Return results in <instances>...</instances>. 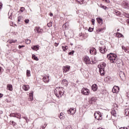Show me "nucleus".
I'll list each match as a JSON object with an SVG mask.
<instances>
[{
	"label": "nucleus",
	"instance_id": "obj_8",
	"mask_svg": "<svg viewBox=\"0 0 129 129\" xmlns=\"http://www.w3.org/2000/svg\"><path fill=\"white\" fill-rule=\"evenodd\" d=\"M118 90H119V87L117 86H114L112 89V92L113 93H117V92H118Z\"/></svg>",
	"mask_w": 129,
	"mask_h": 129
},
{
	"label": "nucleus",
	"instance_id": "obj_63",
	"mask_svg": "<svg viewBox=\"0 0 129 129\" xmlns=\"http://www.w3.org/2000/svg\"><path fill=\"white\" fill-rule=\"evenodd\" d=\"M125 127H120L119 128V129H124Z\"/></svg>",
	"mask_w": 129,
	"mask_h": 129
},
{
	"label": "nucleus",
	"instance_id": "obj_2",
	"mask_svg": "<svg viewBox=\"0 0 129 129\" xmlns=\"http://www.w3.org/2000/svg\"><path fill=\"white\" fill-rule=\"evenodd\" d=\"M64 88L62 87L56 88V89L54 90V94L56 97L59 98L60 97H62L63 94H64Z\"/></svg>",
	"mask_w": 129,
	"mask_h": 129
},
{
	"label": "nucleus",
	"instance_id": "obj_44",
	"mask_svg": "<svg viewBox=\"0 0 129 129\" xmlns=\"http://www.w3.org/2000/svg\"><path fill=\"white\" fill-rule=\"evenodd\" d=\"M47 26L49 28H50V27H52V22H49V23L47 24Z\"/></svg>",
	"mask_w": 129,
	"mask_h": 129
},
{
	"label": "nucleus",
	"instance_id": "obj_31",
	"mask_svg": "<svg viewBox=\"0 0 129 129\" xmlns=\"http://www.w3.org/2000/svg\"><path fill=\"white\" fill-rule=\"evenodd\" d=\"M17 40H8L7 42L8 43H9V44H12V43H16L17 42Z\"/></svg>",
	"mask_w": 129,
	"mask_h": 129
},
{
	"label": "nucleus",
	"instance_id": "obj_51",
	"mask_svg": "<svg viewBox=\"0 0 129 129\" xmlns=\"http://www.w3.org/2000/svg\"><path fill=\"white\" fill-rule=\"evenodd\" d=\"M103 2H105L106 3H108V4H109L110 3V1L109 0H102Z\"/></svg>",
	"mask_w": 129,
	"mask_h": 129
},
{
	"label": "nucleus",
	"instance_id": "obj_29",
	"mask_svg": "<svg viewBox=\"0 0 129 129\" xmlns=\"http://www.w3.org/2000/svg\"><path fill=\"white\" fill-rule=\"evenodd\" d=\"M124 111L125 116H129V109H125Z\"/></svg>",
	"mask_w": 129,
	"mask_h": 129
},
{
	"label": "nucleus",
	"instance_id": "obj_40",
	"mask_svg": "<svg viewBox=\"0 0 129 129\" xmlns=\"http://www.w3.org/2000/svg\"><path fill=\"white\" fill-rule=\"evenodd\" d=\"M26 44H29L31 43V40L30 39H27L25 41Z\"/></svg>",
	"mask_w": 129,
	"mask_h": 129
},
{
	"label": "nucleus",
	"instance_id": "obj_18",
	"mask_svg": "<svg viewBox=\"0 0 129 129\" xmlns=\"http://www.w3.org/2000/svg\"><path fill=\"white\" fill-rule=\"evenodd\" d=\"M22 87L25 91H28L30 89V86L29 85H24Z\"/></svg>",
	"mask_w": 129,
	"mask_h": 129
},
{
	"label": "nucleus",
	"instance_id": "obj_23",
	"mask_svg": "<svg viewBox=\"0 0 129 129\" xmlns=\"http://www.w3.org/2000/svg\"><path fill=\"white\" fill-rule=\"evenodd\" d=\"M104 30H105V28H99L98 29H97L96 30V32L97 33H103V31H104Z\"/></svg>",
	"mask_w": 129,
	"mask_h": 129
},
{
	"label": "nucleus",
	"instance_id": "obj_57",
	"mask_svg": "<svg viewBox=\"0 0 129 129\" xmlns=\"http://www.w3.org/2000/svg\"><path fill=\"white\" fill-rule=\"evenodd\" d=\"M20 20H21V17H19L18 18V22H20Z\"/></svg>",
	"mask_w": 129,
	"mask_h": 129
},
{
	"label": "nucleus",
	"instance_id": "obj_41",
	"mask_svg": "<svg viewBox=\"0 0 129 129\" xmlns=\"http://www.w3.org/2000/svg\"><path fill=\"white\" fill-rule=\"evenodd\" d=\"M46 126H47V124H44V125H42L40 127V129H45L46 128Z\"/></svg>",
	"mask_w": 129,
	"mask_h": 129
},
{
	"label": "nucleus",
	"instance_id": "obj_59",
	"mask_svg": "<svg viewBox=\"0 0 129 129\" xmlns=\"http://www.w3.org/2000/svg\"><path fill=\"white\" fill-rule=\"evenodd\" d=\"M49 15L50 17H53V13H50Z\"/></svg>",
	"mask_w": 129,
	"mask_h": 129
},
{
	"label": "nucleus",
	"instance_id": "obj_12",
	"mask_svg": "<svg viewBox=\"0 0 129 129\" xmlns=\"http://www.w3.org/2000/svg\"><path fill=\"white\" fill-rule=\"evenodd\" d=\"M96 100H97L96 98L92 97L89 99V103L90 104H93V103H94L96 101Z\"/></svg>",
	"mask_w": 129,
	"mask_h": 129
},
{
	"label": "nucleus",
	"instance_id": "obj_6",
	"mask_svg": "<svg viewBox=\"0 0 129 129\" xmlns=\"http://www.w3.org/2000/svg\"><path fill=\"white\" fill-rule=\"evenodd\" d=\"M90 54L91 55H96V49L94 47L90 49Z\"/></svg>",
	"mask_w": 129,
	"mask_h": 129
},
{
	"label": "nucleus",
	"instance_id": "obj_45",
	"mask_svg": "<svg viewBox=\"0 0 129 129\" xmlns=\"http://www.w3.org/2000/svg\"><path fill=\"white\" fill-rule=\"evenodd\" d=\"M12 13L9 12L8 16H9V19H12Z\"/></svg>",
	"mask_w": 129,
	"mask_h": 129
},
{
	"label": "nucleus",
	"instance_id": "obj_21",
	"mask_svg": "<svg viewBox=\"0 0 129 129\" xmlns=\"http://www.w3.org/2000/svg\"><path fill=\"white\" fill-rule=\"evenodd\" d=\"M97 85L94 84L92 86V89L93 90V91H96L97 90Z\"/></svg>",
	"mask_w": 129,
	"mask_h": 129
},
{
	"label": "nucleus",
	"instance_id": "obj_13",
	"mask_svg": "<svg viewBox=\"0 0 129 129\" xmlns=\"http://www.w3.org/2000/svg\"><path fill=\"white\" fill-rule=\"evenodd\" d=\"M105 49H106V47H105V46H104L102 47H99V50L100 53H102V54L105 53Z\"/></svg>",
	"mask_w": 129,
	"mask_h": 129
},
{
	"label": "nucleus",
	"instance_id": "obj_32",
	"mask_svg": "<svg viewBox=\"0 0 129 129\" xmlns=\"http://www.w3.org/2000/svg\"><path fill=\"white\" fill-rule=\"evenodd\" d=\"M10 124H12V125H13V126H16V125H17V123H16L14 121H10Z\"/></svg>",
	"mask_w": 129,
	"mask_h": 129
},
{
	"label": "nucleus",
	"instance_id": "obj_53",
	"mask_svg": "<svg viewBox=\"0 0 129 129\" xmlns=\"http://www.w3.org/2000/svg\"><path fill=\"white\" fill-rule=\"evenodd\" d=\"M59 45V43L55 42L54 43V46L55 47H57Z\"/></svg>",
	"mask_w": 129,
	"mask_h": 129
},
{
	"label": "nucleus",
	"instance_id": "obj_33",
	"mask_svg": "<svg viewBox=\"0 0 129 129\" xmlns=\"http://www.w3.org/2000/svg\"><path fill=\"white\" fill-rule=\"evenodd\" d=\"M26 75L28 77H30V76H31V72L29 70L27 71Z\"/></svg>",
	"mask_w": 129,
	"mask_h": 129
},
{
	"label": "nucleus",
	"instance_id": "obj_19",
	"mask_svg": "<svg viewBox=\"0 0 129 129\" xmlns=\"http://www.w3.org/2000/svg\"><path fill=\"white\" fill-rule=\"evenodd\" d=\"M97 21L98 22V23L99 24V25H102V24H103V20H102V19L100 18H97Z\"/></svg>",
	"mask_w": 129,
	"mask_h": 129
},
{
	"label": "nucleus",
	"instance_id": "obj_47",
	"mask_svg": "<svg viewBox=\"0 0 129 129\" xmlns=\"http://www.w3.org/2000/svg\"><path fill=\"white\" fill-rule=\"evenodd\" d=\"M74 54V50H73L69 53V55H73Z\"/></svg>",
	"mask_w": 129,
	"mask_h": 129
},
{
	"label": "nucleus",
	"instance_id": "obj_25",
	"mask_svg": "<svg viewBox=\"0 0 129 129\" xmlns=\"http://www.w3.org/2000/svg\"><path fill=\"white\" fill-rule=\"evenodd\" d=\"M111 114L113 116H116V111H115V110L112 109L111 111Z\"/></svg>",
	"mask_w": 129,
	"mask_h": 129
},
{
	"label": "nucleus",
	"instance_id": "obj_16",
	"mask_svg": "<svg viewBox=\"0 0 129 129\" xmlns=\"http://www.w3.org/2000/svg\"><path fill=\"white\" fill-rule=\"evenodd\" d=\"M106 67V63H105V62H103L100 66H98L99 69H104V68H105Z\"/></svg>",
	"mask_w": 129,
	"mask_h": 129
},
{
	"label": "nucleus",
	"instance_id": "obj_58",
	"mask_svg": "<svg viewBox=\"0 0 129 129\" xmlns=\"http://www.w3.org/2000/svg\"><path fill=\"white\" fill-rule=\"evenodd\" d=\"M126 96L129 98V93H127L126 94Z\"/></svg>",
	"mask_w": 129,
	"mask_h": 129
},
{
	"label": "nucleus",
	"instance_id": "obj_49",
	"mask_svg": "<svg viewBox=\"0 0 129 129\" xmlns=\"http://www.w3.org/2000/svg\"><path fill=\"white\" fill-rule=\"evenodd\" d=\"M88 31H89V32H92V31H93V28H92L91 27H89Z\"/></svg>",
	"mask_w": 129,
	"mask_h": 129
},
{
	"label": "nucleus",
	"instance_id": "obj_62",
	"mask_svg": "<svg viewBox=\"0 0 129 129\" xmlns=\"http://www.w3.org/2000/svg\"><path fill=\"white\" fill-rule=\"evenodd\" d=\"M25 120L26 121V122H28V120H29V119H28V118H26V119H25Z\"/></svg>",
	"mask_w": 129,
	"mask_h": 129
},
{
	"label": "nucleus",
	"instance_id": "obj_42",
	"mask_svg": "<svg viewBox=\"0 0 129 129\" xmlns=\"http://www.w3.org/2000/svg\"><path fill=\"white\" fill-rule=\"evenodd\" d=\"M16 113H11V114H10V116H12L13 117H16Z\"/></svg>",
	"mask_w": 129,
	"mask_h": 129
},
{
	"label": "nucleus",
	"instance_id": "obj_34",
	"mask_svg": "<svg viewBox=\"0 0 129 129\" xmlns=\"http://www.w3.org/2000/svg\"><path fill=\"white\" fill-rule=\"evenodd\" d=\"M122 49L124 50V52H126V53H128V50H127L125 47L122 46Z\"/></svg>",
	"mask_w": 129,
	"mask_h": 129
},
{
	"label": "nucleus",
	"instance_id": "obj_27",
	"mask_svg": "<svg viewBox=\"0 0 129 129\" xmlns=\"http://www.w3.org/2000/svg\"><path fill=\"white\" fill-rule=\"evenodd\" d=\"M29 101H33V100H34L33 93H31L30 95H29Z\"/></svg>",
	"mask_w": 129,
	"mask_h": 129
},
{
	"label": "nucleus",
	"instance_id": "obj_5",
	"mask_svg": "<svg viewBox=\"0 0 129 129\" xmlns=\"http://www.w3.org/2000/svg\"><path fill=\"white\" fill-rule=\"evenodd\" d=\"M97 114L98 116V117L97 118V116H96V113H94L95 118H96L98 120H101V119H102V117L101 116V113L100 112H98L97 113Z\"/></svg>",
	"mask_w": 129,
	"mask_h": 129
},
{
	"label": "nucleus",
	"instance_id": "obj_52",
	"mask_svg": "<svg viewBox=\"0 0 129 129\" xmlns=\"http://www.w3.org/2000/svg\"><path fill=\"white\" fill-rule=\"evenodd\" d=\"M102 9H103L104 10H106V9H107V7H106V6H102Z\"/></svg>",
	"mask_w": 129,
	"mask_h": 129
},
{
	"label": "nucleus",
	"instance_id": "obj_14",
	"mask_svg": "<svg viewBox=\"0 0 129 129\" xmlns=\"http://www.w3.org/2000/svg\"><path fill=\"white\" fill-rule=\"evenodd\" d=\"M63 70L64 73H66V72H68L69 70H70V66H67L66 67H63Z\"/></svg>",
	"mask_w": 129,
	"mask_h": 129
},
{
	"label": "nucleus",
	"instance_id": "obj_24",
	"mask_svg": "<svg viewBox=\"0 0 129 129\" xmlns=\"http://www.w3.org/2000/svg\"><path fill=\"white\" fill-rule=\"evenodd\" d=\"M76 2L80 5H83L84 4V0H76Z\"/></svg>",
	"mask_w": 129,
	"mask_h": 129
},
{
	"label": "nucleus",
	"instance_id": "obj_43",
	"mask_svg": "<svg viewBox=\"0 0 129 129\" xmlns=\"http://www.w3.org/2000/svg\"><path fill=\"white\" fill-rule=\"evenodd\" d=\"M4 72V69L0 67V75L2 74V73Z\"/></svg>",
	"mask_w": 129,
	"mask_h": 129
},
{
	"label": "nucleus",
	"instance_id": "obj_17",
	"mask_svg": "<svg viewBox=\"0 0 129 129\" xmlns=\"http://www.w3.org/2000/svg\"><path fill=\"white\" fill-rule=\"evenodd\" d=\"M61 84L64 86H67V85H68V81H67L66 79L63 80L61 81Z\"/></svg>",
	"mask_w": 129,
	"mask_h": 129
},
{
	"label": "nucleus",
	"instance_id": "obj_37",
	"mask_svg": "<svg viewBox=\"0 0 129 129\" xmlns=\"http://www.w3.org/2000/svg\"><path fill=\"white\" fill-rule=\"evenodd\" d=\"M62 49H63V51L65 52L66 50H68V46H62Z\"/></svg>",
	"mask_w": 129,
	"mask_h": 129
},
{
	"label": "nucleus",
	"instance_id": "obj_60",
	"mask_svg": "<svg viewBox=\"0 0 129 129\" xmlns=\"http://www.w3.org/2000/svg\"><path fill=\"white\" fill-rule=\"evenodd\" d=\"M23 118L26 120L27 119V117L26 116H24V117H23Z\"/></svg>",
	"mask_w": 129,
	"mask_h": 129
},
{
	"label": "nucleus",
	"instance_id": "obj_35",
	"mask_svg": "<svg viewBox=\"0 0 129 129\" xmlns=\"http://www.w3.org/2000/svg\"><path fill=\"white\" fill-rule=\"evenodd\" d=\"M15 117H17V118H19V119H21V114L16 113Z\"/></svg>",
	"mask_w": 129,
	"mask_h": 129
},
{
	"label": "nucleus",
	"instance_id": "obj_54",
	"mask_svg": "<svg viewBox=\"0 0 129 129\" xmlns=\"http://www.w3.org/2000/svg\"><path fill=\"white\" fill-rule=\"evenodd\" d=\"M94 22H95V20H94V19H92V25H94Z\"/></svg>",
	"mask_w": 129,
	"mask_h": 129
},
{
	"label": "nucleus",
	"instance_id": "obj_50",
	"mask_svg": "<svg viewBox=\"0 0 129 129\" xmlns=\"http://www.w3.org/2000/svg\"><path fill=\"white\" fill-rule=\"evenodd\" d=\"M25 47V45H19L18 48L19 49H22V48H24Z\"/></svg>",
	"mask_w": 129,
	"mask_h": 129
},
{
	"label": "nucleus",
	"instance_id": "obj_7",
	"mask_svg": "<svg viewBox=\"0 0 129 129\" xmlns=\"http://www.w3.org/2000/svg\"><path fill=\"white\" fill-rule=\"evenodd\" d=\"M75 111H76V110L74 109L73 108H71L68 110V113H69V114H75Z\"/></svg>",
	"mask_w": 129,
	"mask_h": 129
},
{
	"label": "nucleus",
	"instance_id": "obj_36",
	"mask_svg": "<svg viewBox=\"0 0 129 129\" xmlns=\"http://www.w3.org/2000/svg\"><path fill=\"white\" fill-rule=\"evenodd\" d=\"M116 35L119 38H121V37H123V35L122 34H121L120 33H118V32L116 33Z\"/></svg>",
	"mask_w": 129,
	"mask_h": 129
},
{
	"label": "nucleus",
	"instance_id": "obj_61",
	"mask_svg": "<svg viewBox=\"0 0 129 129\" xmlns=\"http://www.w3.org/2000/svg\"><path fill=\"white\" fill-rule=\"evenodd\" d=\"M3 111H2V110H1V111H0V114H3Z\"/></svg>",
	"mask_w": 129,
	"mask_h": 129
},
{
	"label": "nucleus",
	"instance_id": "obj_55",
	"mask_svg": "<svg viewBox=\"0 0 129 129\" xmlns=\"http://www.w3.org/2000/svg\"><path fill=\"white\" fill-rule=\"evenodd\" d=\"M2 8H3V4L0 3V11L2 10Z\"/></svg>",
	"mask_w": 129,
	"mask_h": 129
},
{
	"label": "nucleus",
	"instance_id": "obj_30",
	"mask_svg": "<svg viewBox=\"0 0 129 129\" xmlns=\"http://www.w3.org/2000/svg\"><path fill=\"white\" fill-rule=\"evenodd\" d=\"M122 15L124 16V17H126V18H129V14L126 12H123Z\"/></svg>",
	"mask_w": 129,
	"mask_h": 129
},
{
	"label": "nucleus",
	"instance_id": "obj_64",
	"mask_svg": "<svg viewBox=\"0 0 129 129\" xmlns=\"http://www.w3.org/2000/svg\"><path fill=\"white\" fill-rule=\"evenodd\" d=\"M124 129H128L127 127H125V128Z\"/></svg>",
	"mask_w": 129,
	"mask_h": 129
},
{
	"label": "nucleus",
	"instance_id": "obj_20",
	"mask_svg": "<svg viewBox=\"0 0 129 129\" xmlns=\"http://www.w3.org/2000/svg\"><path fill=\"white\" fill-rule=\"evenodd\" d=\"M99 72L101 76H103L105 74V71H104V69H99Z\"/></svg>",
	"mask_w": 129,
	"mask_h": 129
},
{
	"label": "nucleus",
	"instance_id": "obj_11",
	"mask_svg": "<svg viewBox=\"0 0 129 129\" xmlns=\"http://www.w3.org/2000/svg\"><path fill=\"white\" fill-rule=\"evenodd\" d=\"M122 7L123 9H127V8H129V4L127 2H123Z\"/></svg>",
	"mask_w": 129,
	"mask_h": 129
},
{
	"label": "nucleus",
	"instance_id": "obj_28",
	"mask_svg": "<svg viewBox=\"0 0 129 129\" xmlns=\"http://www.w3.org/2000/svg\"><path fill=\"white\" fill-rule=\"evenodd\" d=\"M32 57L33 60H35V61H39V58H38V57L36 56V55L32 54Z\"/></svg>",
	"mask_w": 129,
	"mask_h": 129
},
{
	"label": "nucleus",
	"instance_id": "obj_26",
	"mask_svg": "<svg viewBox=\"0 0 129 129\" xmlns=\"http://www.w3.org/2000/svg\"><path fill=\"white\" fill-rule=\"evenodd\" d=\"M7 89L10 90V91H12L13 90V85H7Z\"/></svg>",
	"mask_w": 129,
	"mask_h": 129
},
{
	"label": "nucleus",
	"instance_id": "obj_4",
	"mask_svg": "<svg viewBox=\"0 0 129 129\" xmlns=\"http://www.w3.org/2000/svg\"><path fill=\"white\" fill-rule=\"evenodd\" d=\"M84 62L85 63V64H91L90 58L88 56H86L84 57Z\"/></svg>",
	"mask_w": 129,
	"mask_h": 129
},
{
	"label": "nucleus",
	"instance_id": "obj_38",
	"mask_svg": "<svg viewBox=\"0 0 129 129\" xmlns=\"http://www.w3.org/2000/svg\"><path fill=\"white\" fill-rule=\"evenodd\" d=\"M64 114L63 113H62V112H61L60 113V116H59V118L60 119H64V117H63V115Z\"/></svg>",
	"mask_w": 129,
	"mask_h": 129
},
{
	"label": "nucleus",
	"instance_id": "obj_56",
	"mask_svg": "<svg viewBox=\"0 0 129 129\" xmlns=\"http://www.w3.org/2000/svg\"><path fill=\"white\" fill-rule=\"evenodd\" d=\"M3 96H4V94L0 93V98H2V97H3Z\"/></svg>",
	"mask_w": 129,
	"mask_h": 129
},
{
	"label": "nucleus",
	"instance_id": "obj_39",
	"mask_svg": "<svg viewBox=\"0 0 129 129\" xmlns=\"http://www.w3.org/2000/svg\"><path fill=\"white\" fill-rule=\"evenodd\" d=\"M114 14L116 15V16H120V12L119 11H115Z\"/></svg>",
	"mask_w": 129,
	"mask_h": 129
},
{
	"label": "nucleus",
	"instance_id": "obj_15",
	"mask_svg": "<svg viewBox=\"0 0 129 129\" xmlns=\"http://www.w3.org/2000/svg\"><path fill=\"white\" fill-rule=\"evenodd\" d=\"M43 79L45 83H48V82H49V81L50 80L49 77L48 76L43 77Z\"/></svg>",
	"mask_w": 129,
	"mask_h": 129
},
{
	"label": "nucleus",
	"instance_id": "obj_46",
	"mask_svg": "<svg viewBox=\"0 0 129 129\" xmlns=\"http://www.w3.org/2000/svg\"><path fill=\"white\" fill-rule=\"evenodd\" d=\"M20 11H21V13H23V12H24V11H25V8L21 7Z\"/></svg>",
	"mask_w": 129,
	"mask_h": 129
},
{
	"label": "nucleus",
	"instance_id": "obj_3",
	"mask_svg": "<svg viewBox=\"0 0 129 129\" xmlns=\"http://www.w3.org/2000/svg\"><path fill=\"white\" fill-rule=\"evenodd\" d=\"M81 91H82V94H84V95H88L90 93L89 90L85 88H83L82 89Z\"/></svg>",
	"mask_w": 129,
	"mask_h": 129
},
{
	"label": "nucleus",
	"instance_id": "obj_10",
	"mask_svg": "<svg viewBox=\"0 0 129 129\" xmlns=\"http://www.w3.org/2000/svg\"><path fill=\"white\" fill-rule=\"evenodd\" d=\"M34 31L35 33H38V34H42V31H43V29H40V27H36L34 29Z\"/></svg>",
	"mask_w": 129,
	"mask_h": 129
},
{
	"label": "nucleus",
	"instance_id": "obj_1",
	"mask_svg": "<svg viewBox=\"0 0 129 129\" xmlns=\"http://www.w3.org/2000/svg\"><path fill=\"white\" fill-rule=\"evenodd\" d=\"M107 58L108 60H110L111 63H115L116 62L117 64H121L123 66V62L121 59L117 60V57H116V54L114 53H110L109 54H107Z\"/></svg>",
	"mask_w": 129,
	"mask_h": 129
},
{
	"label": "nucleus",
	"instance_id": "obj_9",
	"mask_svg": "<svg viewBox=\"0 0 129 129\" xmlns=\"http://www.w3.org/2000/svg\"><path fill=\"white\" fill-rule=\"evenodd\" d=\"M119 75L120 78H121L122 80H123L125 78V75L124 74V73L123 72H120L119 73Z\"/></svg>",
	"mask_w": 129,
	"mask_h": 129
},
{
	"label": "nucleus",
	"instance_id": "obj_48",
	"mask_svg": "<svg viewBox=\"0 0 129 129\" xmlns=\"http://www.w3.org/2000/svg\"><path fill=\"white\" fill-rule=\"evenodd\" d=\"M29 22H30V20L29 19H25V23L26 24H29Z\"/></svg>",
	"mask_w": 129,
	"mask_h": 129
},
{
	"label": "nucleus",
	"instance_id": "obj_22",
	"mask_svg": "<svg viewBox=\"0 0 129 129\" xmlns=\"http://www.w3.org/2000/svg\"><path fill=\"white\" fill-rule=\"evenodd\" d=\"M31 49H32V50H34V51H38V50H39V45L33 46L31 47Z\"/></svg>",
	"mask_w": 129,
	"mask_h": 129
}]
</instances>
